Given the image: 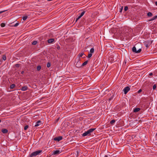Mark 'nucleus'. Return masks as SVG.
<instances>
[{
    "instance_id": "1",
    "label": "nucleus",
    "mask_w": 157,
    "mask_h": 157,
    "mask_svg": "<svg viewBox=\"0 0 157 157\" xmlns=\"http://www.w3.org/2000/svg\"><path fill=\"white\" fill-rule=\"evenodd\" d=\"M42 150H38L34 151L32 152L30 155V157H33V156H36L37 155H39V154L41 152Z\"/></svg>"
},
{
    "instance_id": "2",
    "label": "nucleus",
    "mask_w": 157,
    "mask_h": 157,
    "mask_svg": "<svg viewBox=\"0 0 157 157\" xmlns=\"http://www.w3.org/2000/svg\"><path fill=\"white\" fill-rule=\"evenodd\" d=\"M153 41H149V40H147L145 41L144 42V44L145 46V47L147 48L149 47V46H150V44H151L152 43Z\"/></svg>"
},
{
    "instance_id": "3",
    "label": "nucleus",
    "mask_w": 157,
    "mask_h": 157,
    "mask_svg": "<svg viewBox=\"0 0 157 157\" xmlns=\"http://www.w3.org/2000/svg\"><path fill=\"white\" fill-rule=\"evenodd\" d=\"M132 51L133 52L135 53H139L141 52V49L139 48L138 50H137L136 47L135 46H134L132 48Z\"/></svg>"
},
{
    "instance_id": "4",
    "label": "nucleus",
    "mask_w": 157,
    "mask_h": 157,
    "mask_svg": "<svg viewBox=\"0 0 157 157\" xmlns=\"http://www.w3.org/2000/svg\"><path fill=\"white\" fill-rule=\"evenodd\" d=\"M130 90V87L129 86H127L124 88L123 91L124 92V94H126Z\"/></svg>"
},
{
    "instance_id": "5",
    "label": "nucleus",
    "mask_w": 157,
    "mask_h": 157,
    "mask_svg": "<svg viewBox=\"0 0 157 157\" xmlns=\"http://www.w3.org/2000/svg\"><path fill=\"white\" fill-rule=\"evenodd\" d=\"M75 66L78 68H80L82 66L81 63L78 60V61L76 62Z\"/></svg>"
},
{
    "instance_id": "6",
    "label": "nucleus",
    "mask_w": 157,
    "mask_h": 157,
    "mask_svg": "<svg viewBox=\"0 0 157 157\" xmlns=\"http://www.w3.org/2000/svg\"><path fill=\"white\" fill-rule=\"evenodd\" d=\"M63 138L62 136H59L58 137H55L54 140L55 141H59L61 140Z\"/></svg>"
},
{
    "instance_id": "7",
    "label": "nucleus",
    "mask_w": 157,
    "mask_h": 157,
    "mask_svg": "<svg viewBox=\"0 0 157 157\" xmlns=\"http://www.w3.org/2000/svg\"><path fill=\"white\" fill-rule=\"evenodd\" d=\"M60 153V152L59 150H56L53 151L52 154L57 155L59 154Z\"/></svg>"
},
{
    "instance_id": "8",
    "label": "nucleus",
    "mask_w": 157,
    "mask_h": 157,
    "mask_svg": "<svg viewBox=\"0 0 157 157\" xmlns=\"http://www.w3.org/2000/svg\"><path fill=\"white\" fill-rule=\"evenodd\" d=\"M54 39L53 38H51L48 40V43L50 44L52 43L54 41Z\"/></svg>"
},
{
    "instance_id": "9",
    "label": "nucleus",
    "mask_w": 157,
    "mask_h": 157,
    "mask_svg": "<svg viewBox=\"0 0 157 157\" xmlns=\"http://www.w3.org/2000/svg\"><path fill=\"white\" fill-rule=\"evenodd\" d=\"M41 121L40 120L38 121L36 123L34 126L35 127H37L41 124Z\"/></svg>"
},
{
    "instance_id": "10",
    "label": "nucleus",
    "mask_w": 157,
    "mask_h": 157,
    "mask_svg": "<svg viewBox=\"0 0 157 157\" xmlns=\"http://www.w3.org/2000/svg\"><path fill=\"white\" fill-rule=\"evenodd\" d=\"M88 135H90V133H89V132H88L87 130V131L83 133L82 134V136H85Z\"/></svg>"
},
{
    "instance_id": "11",
    "label": "nucleus",
    "mask_w": 157,
    "mask_h": 157,
    "mask_svg": "<svg viewBox=\"0 0 157 157\" xmlns=\"http://www.w3.org/2000/svg\"><path fill=\"white\" fill-rule=\"evenodd\" d=\"M28 89V87L27 86H25L22 87L21 90L22 91H25L26 90Z\"/></svg>"
},
{
    "instance_id": "12",
    "label": "nucleus",
    "mask_w": 157,
    "mask_h": 157,
    "mask_svg": "<svg viewBox=\"0 0 157 157\" xmlns=\"http://www.w3.org/2000/svg\"><path fill=\"white\" fill-rule=\"evenodd\" d=\"M1 131L3 133H6L8 132V130L6 129H2Z\"/></svg>"
},
{
    "instance_id": "13",
    "label": "nucleus",
    "mask_w": 157,
    "mask_h": 157,
    "mask_svg": "<svg viewBox=\"0 0 157 157\" xmlns=\"http://www.w3.org/2000/svg\"><path fill=\"white\" fill-rule=\"evenodd\" d=\"M96 129L95 128H90L88 130V132H89V133H90H90L92 132H93L94 130H95Z\"/></svg>"
},
{
    "instance_id": "14",
    "label": "nucleus",
    "mask_w": 157,
    "mask_h": 157,
    "mask_svg": "<svg viewBox=\"0 0 157 157\" xmlns=\"http://www.w3.org/2000/svg\"><path fill=\"white\" fill-rule=\"evenodd\" d=\"M140 109L139 108H136L135 109H134L133 111L134 112L136 113L138 112L140 110Z\"/></svg>"
},
{
    "instance_id": "15",
    "label": "nucleus",
    "mask_w": 157,
    "mask_h": 157,
    "mask_svg": "<svg viewBox=\"0 0 157 157\" xmlns=\"http://www.w3.org/2000/svg\"><path fill=\"white\" fill-rule=\"evenodd\" d=\"M83 55H84V56L83 57V58L85 57L86 56L85 55H84L83 53H79L78 56H79V57H82Z\"/></svg>"
},
{
    "instance_id": "16",
    "label": "nucleus",
    "mask_w": 157,
    "mask_h": 157,
    "mask_svg": "<svg viewBox=\"0 0 157 157\" xmlns=\"http://www.w3.org/2000/svg\"><path fill=\"white\" fill-rule=\"evenodd\" d=\"M37 43L38 42L37 41L33 40V42H32V44L33 45H36L37 44Z\"/></svg>"
},
{
    "instance_id": "17",
    "label": "nucleus",
    "mask_w": 157,
    "mask_h": 157,
    "mask_svg": "<svg viewBox=\"0 0 157 157\" xmlns=\"http://www.w3.org/2000/svg\"><path fill=\"white\" fill-rule=\"evenodd\" d=\"M2 59L4 60H6V56L5 55H3L2 57Z\"/></svg>"
},
{
    "instance_id": "18",
    "label": "nucleus",
    "mask_w": 157,
    "mask_h": 157,
    "mask_svg": "<svg viewBox=\"0 0 157 157\" xmlns=\"http://www.w3.org/2000/svg\"><path fill=\"white\" fill-rule=\"evenodd\" d=\"M15 86V85L14 84H12L10 85V88L11 89H13L14 88Z\"/></svg>"
},
{
    "instance_id": "19",
    "label": "nucleus",
    "mask_w": 157,
    "mask_h": 157,
    "mask_svg": "<svg viewBox=\"0 0 157 157\" xmlns=\"http://www.w3.org/2000/svg\"><path fill=\"white\" fill-rule=\"evenodd\" d=\"M88 63V61L86 60L82 64V66H84L85 65H86Z\"/></svg>"
},
{
    "instance_id": "20",
    "label": "nucleus",
    "mask_w": 157,
    "mask_h": 157,
    "mask_svg": "<svg viewBox=\"0 0 157 157\" xmlns=\"http://www.w3.org/2000/svg\"><path fill=\"white\" fill-rule=\"evenodd\" d=\"M152 15V13L149 12L147 13V16L149 17H151Z\"/></svg>"
},
{
    "instance_id": "21",
    "label": "nucleus",
    "mask_w": 157,
    "mask_h": 157,
    "mask_svg": "<svg viewBox=\"0 0 157 157\" xmlns=\"http://www.w3.org/2000/svg\"><path fill=\"white\" fill-rule=\"evenodd\" d=\"M41 69V66L40 65L37 66V69L38 71H39Z\"/></svg>"
},
{
    "instance_id": "22",
    "label": "nucleus",
    "mask_w": 157,
    "mask_h": 157,
    "mask_svg": "<svg viewBox=\"0 0 157 157\" xmlns=\"http://www.w3.org/2000/svg\"><path fill=\"white\" fill-rule=\"evenodd\" d=\"M115 121L114 120H112L110 122V123L112 124H113L115 122Z\"/></svg>"
},
{
    "instance_id": "23",
    "label": "nucleus",
    "mask_w": 157,
    "mask_h": 157,
    "mask_svg": "<svg viewBox=\"0 0 157 157\" xmlns=\"http://www.w3.org/2000/svg\"><path fill=\"white\" fill-rule=\"evenodd\" d=\"M94 48H92L90 49V52L91 53H92L94 52Z\"/></svg>"
},
{
    "instance_id": "24",
    "label": "nucleus",
    "mask_w": 157,
    "mask_h": 157,
    "mask_svg": "<svg viewBox=\"0 0 157 157\" xmlns=\"http://www.w3.org/2000/svg\"><path fill=\"white\" fill-rule=\"evenodd\" d=\"M51 66V64L50 62H48L47 64V67H49Z\"/></svg>"
},
{
    "instance_id": "25",
    "label": "nucleus",
    "mask_w": 157,
    "mask_h": 157,
    "mask_svg": "<svg viewBox=\"0 0 157 157\" xmlns=\"http://www.w3.org/2000/svg\"><path fill=\"white\" fill-rule=\"evenodd\" d=\"M27 18H28V16H24L23 17V20L24 21H25L26 20V19Z\"/></svg>"
},
{
    "instance_id": "26",
    "label": "nucleus",
    "mask_w": 157,
    "mask_h": 157,
    "mask_svg": "<svg viewBox=\"0 0 157 157\" xmlns=\"http://www.w3.org/2000/svg\"><path fill=\"white\" fill-rule=\"evenodd\" d=\"M5 26V24L4 23H2L1 24V26L2 27H4Z\"/></svg>"
},
{
    "instance_id": "27",
    "label": "nucleus",
    "mask_w": 157,
    "mask_h": 157,
    "mask_svg": "<svg viewBox=\"0 0 157 157\" xmlns=\"http://www.w3.org/2000/svg\"><path fill=\"white\" fill-rule=\"evenodd\" d=\"M92 56V54L91 53H89L87 57L88 58H90Z\"/></svg>"
},
{
    "instance_id": "28",
    "label": "nucleus",
    "mask_w": 157,
    "mask_h": 157,
    "mask_svg": "<svg viewBox=\"0 0 157 157\" xmlns=\"http://www.w3.org/2000/svg\"><path fill=\"white\" fill-rule=\"evenodd\" d=\"M85 12V11H83L82 12L80 15L82 17L83 15L84 14Z\"/></svg>"
},
{
    "instance_id": "29",
    "label": "nucleus",
    "mask_w": 157,
    "mask_h": 157,
    "mask_svg": "<svg viewBox=\"0 0 157 157\" xmlns=\"http://www.w3.org/2000/svg\"><path fill=\"white\" fill-rule=\"evenodd\" d=\"M29 126L28 125H26L24 128L25 130H26L29 128Z\"/></svg>"
},
{
    "instance_id": "30",
    "label": "nucleus",
    "mask_w": 157,
    "mask_h": 157,
    "mask_svg": "<svg viewBox=\"0 0 157 157\" xmlns=\"http://www.w3.org/2000/svg\"><path fill=\"white\" fill-rule=\"evenodd\" d=\"M128 10V7L127 6H125L124 8V10L125 11H127Z\"/></svg>"
},
{
    "instance_id": "31",
    "label": "nucleus",
    "mask_w": 157,
    "mask_h": 157,
    "mask_svg": "<svg viewBox=\"0 0 157 157\" xmlns=\"http://www.w3.org/2000/svg\"><path fill=\"white\" fill-rule=\"evenodd\" d=\"M152 18L153 20H155V19L157 18V15H156V16L153 17Z\"/></svg>"
},
{
    "instance_id": "32",
    "label": "nucleus",
    "mask_w": 157,
    "mask_h": 157,
    "mask_svg": "<svg viewBox=\"0 0 157 157\" xmlns=\"http://www.w3.org/2000/svg\"><path fill=\"white\" fill-rule=\"evenodd\" d=\"M20 65L19 64H17L15 65V66L17 67H20Z\"/></svg>"
},
{
    "instance_id": "33",
    "label": "nucleus",
    "mask_w": 157,
    "mask_h": 157,
    "mask_svg": "<svg viewBox=\"0 0 157 157\" xmlns=\"http://www.w3.org/2000/svg\"><path fill=\"white\" fill-rule=\"evenodd\" d=\"M156 85L155 84L153 86V90H155L156 89Z\"/></svg>"
},
{
    "instance_id": "34",
    "label": "nucleus",
    "mask_w": 157,
    "mask_h": 157,
    "mask_svg": "<svg viewBox=\"0 0 157 157\" xmlns=\"http://www.w3.org/2000/svg\"><path fill=\"white\" fill-rule=\"evenodd\" d=\"M19 25V23H16L14 25V27H16L17 26Z\"/></svg>"
},
{
    "instance_id": "35",
    "label": "nucleus",
    "mask_w": 157,
    "mask_h": 157,
    "mask_svg": "<svg viewBox=\"0 0 157 157\" xmlns=\"http://www.w3.org/2000/svg\"><path fill=\"white\" fill-rule=\"evenodd\" d=\"M142 91V90L141 89H140L138 91V93H140Z\"/></svg>"
},
{
    "instance_id": "36",
    "label": "nucleus",
    "mask_w": 157,
    "mask_h": 157,
    "mask_svg": "<svg viewBox=\"0 0 157 157\" xmlns=\"http://www.w3.org/2000/svg\"><path fill=\"white\" fill-rule=\"evenodd\" d=\"M129 32H131V33L132 32V29H129Z\"/></svg>"
},
{
    "instance_id": "37",
    "label": "nucleus",
    "mask_w": 157,
    "mask_h": 157,
    "mask_svg": "<svg viewBox=\"0 0 157 157\" xmlns=\"http://www.w3.org/2000/svg\"><path fill=\"white\" fill-rule=\"evenodd\" d=\"M60 47H59V45H58V46H57V48L58 49V50L59 49H60Z\"/></svg>"
},
{
    "instance_id": "38",
    "label": "nucleus",
    "mask_w": 157,
    "mask_h": 157,
    "mask_svg": "<svg viewBox=\"0 0 157 157\" xmlns=\"http://www.w3.org/2000/svg\"><path fill=\"white\" fill-rule=\"evenodd\" d=\"M6 10H4L2 11H0V14L4 12Z\"/></svg>"
},
{
    "instance_id": "39",
    "label": "nucleus",
    "mask_w": 157,
    "mask_h": 157,
    "mask_svg": "<svg viewBox=\"0 0 157 157\" xmlns=\"http://www.w3.org/2000/svg\"><path fill=\"white\" fill-rule=\"evenodd\" d=\"M153 75V73H150L149 74V75L150 76H151Z\"/></svg>"
},
{
    "instance_id": "40",
    "label": "nucleus",
    "mask_w": 157,
    "mask_h": 157,
    "mask_svg": "<svg viewBox=\"0 0 157 157\" xmlns=\"http://www.w3.org/2000/svg\"><path fill=\"white\" fill-rule=\"evenodd\" d=\"M82 17L80 15H79L78 17V19H79Z\"/></svg>"
},
{
    "instance_id": "41",
    "label": "nucleus",
    "mask_w": 157,
    "mask_h": 157,
    "mask_svg": "<svg viewBox=\"0 0 157 157\" xmlns=\"http://www.w3.org/2000/svg\"><path fill=\"white\" fill-rule=\"evenodd\" d=\"M153 19H152V18H151L149 20V21H153Z\"/></svg>"
},
{
    "instance_id": "42",
    "label": "nucleus",
    "mask_w": 157,
    "mask_h": 157,
    "mask_svg": "<svg viewBox=\"0 0 157 157\" xmlns=\"http://www.w3.org/2000/svg\"><path fill=\"white\" fill-rule=\"evenodd\" d=\"M24 73V71H22L21 72V74H23Z\"/></svg>"
},
{
    "instance_id": "43",
    "label": "nucleus",
    "mask_w": 157,
    "mask_h": 157,
    "mask_svg": "<svg viewBox=\"0 0 157 157\" xmlns=\"http://www.w3.org/2000/svg\"><path fill=\"white\" fill-rule=\"evenodd\" d=\"M155 3L156 5L157 6V1L155 2Z\"/></svg>"
},
{
    "instance_id": "44",
    "label": "nucleus",
    "mask_w": 157,
    "mask_h": 157,
    "mask_svg": "<svg viewBox=\"0 0 157 157\" xmlns=\"http://www.w3.org/2000/svg\"><path fill=\"white\" fill-rule=\"evenodd\" d=\"M104 157H108V155H105L104 156Z\"/></svg>"
},
{
    "instance_id": "45",
    "label": "nucleus",
    "mask_w": 157,
    "mask_h": 157,
    "mask_svg": "<svg viewBox=\"0 0 157 157\" xmlns=\"http://www.w3.org/2000/svg\"><path fill=\"white\" fill-rule=\"evenodd\" d=\"M79 19H78V18L77 17L76 20V21H77Z\"/></svg>"
},
{
    "instance_id": "46",
    "label": "nucleus",
    "mask_w": 157,
    "mask_h": 157,
    "mask_svg": "<svg viewBox=\"0 0 157 157\" xmlns=\"http://www.w3.org/2000/svg\"><path fill=\"white\" fill-rule=\"evenodd\" d=\"M0 62H2V60H0ZM1 63H0V65L1 64Z\"/></svg>"
},
{
    "instance_id": "47",
    "label": "nucleus",
    "mask_w": 157,
    "mask_h": 157,
    "mask_svg": "<svg viewBox=\"0 0 157 157\" xmlns=\"http://www.w3.org/2000/svg\"><path fill=\"white\" fill-rule=\"evenodd\" d=\"M112 99V98H109V101H110V100H111Z\"/></svg>"
},
{
    "instance_id": "48",
    "label": "nucleus",
    "mask_w": 157,
    "mask_h": 157,
    "mask_svg": "<svg viewBox=\"0 0 157 157\" xmlns=\"http://www.w3.org/2000/svg\"><path fill=\"white\" fill-rule=\"evenodd\" d=\"M1 122V120L0 119V123Z\"/></svg>"
},
{
    "instance_id": "49",
    "label": "nucleus",
    "mask_w": 157,
    "mask_h": 157,
    "mask_svg": "<svg viewBox=\"0 0 157 157\" xmlns=\"http://www.w3.org/2000/svg\"><path fill=\"white\" fill-rule=\"evenodd\" d=\"M59 118H58L57 119V121H58V120H59Z\"/></svg>"
},
{
    "instance_id": "50",
    "label": "nucleus",
    "mask_w": 157,
    "mask_h": 157,
    "mask_svg": "<svg viewBox=\"0 0 157 157\" xmlns=\"http://www.w3.org/2000/svg\"><path fill=\"white\" fill-rule=\"evenodd\" d=\"M121 11H122V10H121L120 11V12H121Z\"/></svg>"
},
{
    "instance_id": "51",
    "label": "nucleus",
    "mask_w": 157,
    "mask_h": 157,
    "mask_svg": "<svg viewBox=\"0 0 157 157\" xmlns=\"http://www.w3.org/2000/svg\"><path fill=\"white\" fill-rule=\"evenodd\" d=\"M156 135L157 136V133L156 134Z\"/></svg>"
}]
</instances>
